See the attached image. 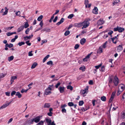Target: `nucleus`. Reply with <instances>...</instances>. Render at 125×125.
Masks as SVG:
<instances>
[{
    "mask_svg": "<svg viewBox=\"0 0 125 125\" xmlns=\"http://www.w3.org/2000/svg\"><path fill=\"white\" fill-rule=\"evenodd\" d=\"M82 23V26H83L82 28V29L87 28L89 25L90 24L88 21L86 20H85Z\"/></svg>",
    "mask_w": 125,
    "mask_h": 125,
    "instance_id": "1",
    "label": "nucleus"
},
{
    "mask_svg": "<svg viewBox=\"0 0 125 125\" xmlns=\"http://www.w3.org/2000/svg\"><path fill=\"white\" fill-rule=\"evenodd\" d=\"M113 82L115 86H117L119 83V81L117 77L116 76H115L114 78Z\"/></svg>",
    "mask_w": 125,
    "mask_h": 125,
    "instance_id": "2",
    "label": "nucleus"
},
{
    "mask_svg": "<svg viewBox=\"0 0 125 125\" xmlns=\"http://www.w3.org/2000/svg\"><path fill=\"white\" fill-rule=\"evenodd\" d=\"M125 29L123 27H119L117 26L116 28H114V31H118L119 32H122L124 31Z\"/></svg>",
    "mask_w": 125,
    "mask_h": 125,
    "instance_id": "3",
    "label": "nucleus"
},
{
    "mask_svg": "<svg viewBox=\"0 0 125 125\" xmlns=\"http://www.w3.org/2000/svg\"><path fill=\"white\" fill-rule=\"evenodd\" d=\"M33 124V122L32 119H28L23 123V125H30Z\"/></svg>",
    "mask_w": 125,
    "mask_h": 125,
    "instance_id": "4",
    "label": "nucleus"
},
{
    "mask_svg": "<svg viewBox=\"0 0 125 125\" xmlns=\"http://www.w3.org/2000/svg\"><path fill=\"white\" fill-rule=\"evenodd\" d=\"M11 103V101L10 102L8 103H7L4 104L2 106L0 107V110L1 109H2L8 106L9 104H10Z\"/></svg>",
    "mask_w": 125,
    "mask_h": 125,
    "instance_id": "5",
    "label": "nucleus"
},
{
    "mask_svg": "<svg viewBox=\"0 0 125 125\" xmlns=\"http://www.w3.org/2000/svg\"><path fill=\"white\" fill-rule=\"evenodd\" d=\"M40 116H38L32 119L33 122H34L36 123H38L40 120Z\"/></svg>",
    "mask_w": 125,
    "mask_h": 125,
    "instance_id": "6",
    "label": "nucleus"
},
{
    "mask_svg": "<svg viewBox=\"0 0 125 125\" xmlns=\"http://www.w3.org/2000/svg\"><path fill=\"white\" fill-rule=\"evenodd\" d=\"M51 90L47 88L45 90L44 94L46 95L50 94L52 93L50 91Z\"/></svg>",
    "mask_w": 125,
    "mask_h": 125,
    "instance_id": "7",
    "label": "nucleus"
},
{
    "mask_svg": "<svg viewBox=\"0 0 125 125\" xmlns=\"http://www.w3.org/2000/svg\"><path fill=\"white\" fill-rule=\"evenodd\" d=\"M104 21L101 19L98 20L97 22V23L99 25H101L104 24Z\"/></svg>",
    "mask_w": 125,
    "mask_h": 125,
    "instance_id": "8",
    "label": "nucleus"
},
{
    "mask_svg": "<svg viewBox=\"0 0 125 125\" xmlns=\"http://www.w3.org/2000/svg\"><path fill=\"white\" fill-rule=\"evenodd\" d=\"M123 49L122 46L121 45H119L117 47V51L118 52H120Z\"/></svg>",
    "mask_w": 125,
    "mask_h": 125,
    "instance_id": "9",
    "label": "nucleus"
},
{
    "mask_svg": "<svg viewBox=\"0 0 125 125\" xmlns=\"http://www.w3.org/2000/svg\"><path fill=\"white\" fill-rule=\"evenodd\" d=\"M98 9L96 7H95L94 9L93 10L92 12L94 13L95 14H97L98 13Z\"/></svg>",
    "mask_w": 125,
    "mask_h": 125,
    "instance_id": "10",
    "label": "nucleus"
},
{
    "mask_svg": "<svg viewBox=\"0 0 125 125\" xmlns=\"http://www.w3.org/2000/svg\"><path fill=\"white\" fill-rule=\"evenodd\" d=\"M24 28V25H22L17 30V32H19L23 30Z\"/></svg>",
    "mask_w": 125,
    "mask_h": 125,
    "instance_id": "11",
    "label": "nucleus"
},
{
    "mask_svg": "<svg viewBox=\"0 0 125 125\" xmlns=\"http://www.w3.org/2000/svg\"><path fill=\"white\" fill-rule=\"evenodd\" d=\"M102 46H100L99 47V49L97 50V52L98 53H101L103 52V49Z\"/></svg>",
    "mask_w": 125,
    "mask_h": 125,
    "instance_id": "12",
    "label": "nucleus"
},
{
    "mask_svg": "<svg viewBox=\"0 0 125 125\" xmlns=\"http://www.w3.org/2000/svg\"><path fill=\"white\" fill-rule=\"evenodd\" d=\"M59 89L60 93H62L64 92V87H63L60 86L59 88Z\"/></svg>",
    "mask_w": 125,
    "mask_h": 125,
    "instance_id": "13",
    "label": "nucleus"
},
{
    "mask_svg": "<svg viewBox=\"0 0 125 125\" xmlns=\"http://www.w3.org/2000/svg\"><path fill=\"white\" fill-rule=\"evenodd\" d=\"M86 42V39L84 38H83L81 40L80 43L81 44L83 45Z\"/></svg>",
    "mask_w": 125,
    "mask_h": 125,
    "instance_id": "14",
    "label": "nucleus"
},
{
    "mask_svg": "<svg viewBox=\"0 0 125 125\" xmlns=\"http://www.w3.org/2000/svg\"><path fill=\"white\" fill-rule=\"evenodd\" d=\"M74 25L75 27H80L82 26V22H80L79 23H75L74 24Z\"/></svg>",
    "mask_w": 125,
    "mask_h": 125,
    "instance_id": "15",
    "label": "nucleus"
},
{
    "mask_svg": "<svg viewBox=\"0 0 125 125\" xmlns=\"http://www.w3.org/2000/svg\"><path fill=\"white\" fill-rule=\"evenodd\" d=\"M42 31H46L47 32H49L50 31V30L49 28H45L42 29Z\"/></svg>",
    "mask_w": 125,
    "mask_h": 125,
    "instance_id": "16",
    "label": "nucleus"
},
{
    "mask_svg": "<svg viewBox=\"0 0 125 125\" xmlns=\"http://www.w3.org/2000/svg\"><path fill=\"white\" fill-rule=\"evenodd\" d=\"M46 121L48 125H50L51 124V120L49 119H46Z\"/></svg>",
    "mask_w": 125,
    "mask_h": 125,
    "instance_id": "17",
    "label": "nucleus"
},
{
    "mask_svg": "<svg viewBox=\"0 0 125 125\" xmlns=\"http://www.w3.org/2000/svg\"><path fill=\"white\" fill-rule=\"evenodd\" d=\"M16 96H17L19 98H20L21 97L22 95L19 92H17L15 94Z\"/></svg>",
    "mask_w": 125,
    "mask_h": 125,
    "instance_id": "18",
    "label": "nucleus"
},
{
    "mask_svg": "<svg viewBox=\"0 0 125 125\" xmlns=\"http://www.w3.org/2000/svg\"><path fill=\"white\" fill-rule=\"evenodd\" d=\"M37 63L36 62H34L33 63L32 65L31 66V69H33L37 65Z\"/></svg>",
    "mask_w": 125,
    "mask_h": 125,
    "instance_id": "19",
    "label": "nucleus"
},
{
    "mask_svg": "<svg viewBox=\"0 0 125 125\" xmlns=\"http://www.w3.org/2000/svg\"><path fill=\"white\" fill-rule=\"evenodd\" d=\"M50 107V103H46L44 105V108H49Z\"/></svg>",
    "mask_w": 125,
    "mask_h": 125,
    "instance_id": "20",
    "label": "nucleus"
},
{
    "mask_svg": "<svg viewBox=\"0 0 125 125\" xmlns=\"http://www.w3.org/2000/svg\"><path fill=\"white\" fill-rule=\"evenodd\" d=\"M50 55L49 54L47 55L44 58L43 60V62H44L49 57Z\"/></svg>",
    "mask_w": 125,
    "mask_h": 125,
    "instance_id": "21",
    "label": "nucleus"
},
{
    "mask_svg": "<svg viewBox=\"0 0 125 125\" xmlns=\"http://www.w3.org/2000/svg\"><path fill=\"white\" fill-rule=\"evenodd\" d=\"M87 90V89H85V90H81L80 91V93L81 94H84L86 92V90Z\"/></svg>",
    "mask_w": 125,
    "mask_h": 125,
    "instance_id": "22",
    "label": "nucleus"
},
{
    "mask_svg": "<svg viewBox=\"0 0 125 125\" xmlns=\"http://www.w3.org/2000/svg\"><path fill=\"white\" fill-rule=\"evenodd\" d=\"M14 57L13 56H11L10 57H8V60L10 62L11 61H12Z\"/></svg>",
    "mask_w": 125,
    "mask_h": 125,
    "instance_id": "23",
    "label": "nucleus"
},
{
    "mask_svg": "<svg viewBox=\"0 0 125 125\" xmlns=\"http://www.w3.org/2000/svg\"><path fill=\"white\" fill-rule=\"evenodd\" d=\"M122 89L121 91H123L125 89V86L124 84H120L119 85Z\"/></svg>",
    "mask_w": 125,
    "mask_h": 125,
    "instance_id": "24",
    "label": "nucleus"
},
{
    "mask_svg": "<svg viewBox=\"0 0 125 125\" xmlns=\"http://www.w3.org/2000/svg\"><path fill=\"white\" fill-rule=\"evenodd\" d=\"M107 43V41H106L105 42H104L102 46H102V48H105L106 47V44Z\"/></svg>",
    "mask_w": 125,
    "mask_h": 125,
    "instance_id": "25",
    "label": "nucleus"
},
{
    "mask_svg": "<svg viewBox=\"0 0 125 125\" xmlns=\"http://www.w3.org/2000/svg\"><path fill=\"white\" fill-rule=\"evenodd\" d=\"M101 99L103 101H105L106 100V97L104 96H103L101 97Z\"/></svg>",
    "mask_w": 125,
    "mask_h": 125,
    "instance_id": "26",
    "label": "nucleus"
},
{
    "mask_svg": "<svg viewBox=\"0 0 125 125\" xmlns=\"http://www.w3.org/2000/svg\"><path fill=\"white\" fill-rule=\"evenodd\" d=\"M43 16L42 15L38 17L37 19V20L39 21H40L43 18Z\"/></svg>",
    "mask_w": 125,
    "mask_h": 125,
    "instance_id": "27",
    "label": "nucleus"
},
{
    "mask_svg": "<svg viewBox=\"0 0 125 125\" xmlns=\"http://www.w3.org/2000/svg\"><path fill=\"white\" fill-rule=\"evenodd\" d=\"M5 11L4 12V13L3 14V15H6L7 14L8 9H7L6 7H5Z\"/></svg>",
    "mask_w": 125,
    "mask_h": 125,
    "instance_id": "28",
    "label": "nucleus"
},
{
    "mask_svg": "<svg viewBox=\"0 0 125 125\" xmlns=\"http://www.w3.org/2000/svg\"><path fill=\"white\" fill-rule=\"evenodd\" d=\"M84 103L83 101H79V106H81L83 105Z\"/></svg>",
    "mask_w": 125,
    "mask_h": 125,
    "instance_id": "29",
    "label": "nucleus"
},
{
    "mask_svg": "<svg viewBox=\"0 0 125 125\" xmlns=\"http://www.w3.org/2000/svg\"><path fill=\"white\" fill-rule=\"evenodd\" d=\"M29 26V25L28 24V22H26L24 25V28H27Z\"/></svg>",
    "mask_w": 125,
    "mask_h": 125,
    "instance_id": "30",
    "label": "nucleus"
},
{
    "mask_svg": "<svg viewBox=\"0 0 125 125\" xmlns=\"http://www.w3.org/2000/svg\"><path fill=\"white\" fill-rule=\"evenodd\" d=\"M85 69V66H83L82 67H80L79 68V69L82 70L83 71H84Z\"/></svg>",
    "mask_w": 125,
    "mask_h": 125,
    "instance_id": "31",
    "label": "nucleus"
},
{
    "mask_svg": "<svg viewBox=\"0 0 125 125\" xmlns=\"http://www.w3.org/2000/svg\"><path fill=\"white\" fill-rule=\"evenodd\" d=\"M122 117L123 119H125V111L122 112Z\"/></svg>",
    "mask_w": 125,
    "mask_h": 125,
    "instance_id": "32",
    "label": "nucleus"
},
{
    "mask_svg": "<svg viewBox=\"0 0 125 125\" xmlns=\"http://www.w3.org/2000/svg\"><path fill=\"white\" fill-rule=\"evenodd\" d=\"M25 42H19L18 44L20 46H21L22 45L24 44Z\"/></svg>",
    "mask_w": 125,
    "mask_h": 125,
    "instance_id": "33",
    "label": "nucleus"
},
{
    "mask_svg": "<svg viewBox=\"0 0 125 125\" xmlns=\"http://www.w3.org/2000/svg\"><path fill=\"white\" fill-rule=\"evenodd\" d=\"M70 33V31H66L64 33V35L65 36L68 35Z\"/></svg>",
    "mask_w": 125,
    "mask_h": 125,
    "instance_id": "34",
    "label": "nucleus"
},
{
    "mask_svg": "<svg viewBox=\"0 0 125 125\" xmlns=\"http://www.w3.org/2000/svg\"><path fill=\"white\" fill-rule=\"evenodd\" d=\"M47 65H50L51 64L52 65H53V62L52 61H50L48 62L47 63Z\"/></svg>",
    "mask_w": 125,
    "mask_h": 125,
    "instance_id": "35",
    "label": "nucleus"
},
{
    "mask_svg": "<svg viewBox=\"0 0 125 125\" xmlns=\"http://www.w3.org/2000/svg\"><path fill=\"white\" fill-rule=\"evenodd\" d=\"M113 79L111 77H109V84L113 82Z\"/></svg>",
    "mask_w": 125,
    "mask_h": 125,
    "instance_id": "36",
    "label": "nucleus"
},
{
    "mask_svg": "<svg viewBox=\"0 0 125 125\" xmlns=\"http://www.w3.org/2000/svg\"><path fill=\"white\" fill-rule=\"evenodd\" d=\"M74 16V15L73 14H71L69 15L68 17V18L69 19H71Z\"/></svg>",
    "mask_w": 125,
    "mask_h": 125,
    "instance_id": "37",
    "label": "nucleus"
},
{
    "mask_svg": "<svg viewBox=\"0 0 125 125\" xmlns=\"http://www.w3.org/2000/svg\"><path fill=\"white\" fill-rule=\"evenodd\" d=\"M29 89H27V90H25L24 89H22V90L21 91V93H23L24 92L26 93Z\"/></svg>",
    "mask_w": 125,
    "mask_h": 125,
    "instance_id": "38",
    "label": "nucleus"
},
{
    "mask_svg": "<svg viewBox=\"0 0 125 125\" xmlns=\"http://www.w3.org/2000/svg\"><path fill=\"white\" fill-rule=\"evenodd\" d=\"M67 89H70L72 91L73 89V87L71 85H68L67 86Z\"/></svg>",
    "mask_w": 125,
    "mask_h": 125,
    "instance_id": "39",
    "label": "nucleus"
},
{
    "mask_svg": "<svg viewBox=\"0 0 125 125\" xmlns=\"http://www.w3.org/2000/svg\"><path fill=\"white\" fill-rule=\"evenodd\" d=\"M68 105L70 106H72L74 104L72 102H70L68 103Z\"/></svg>",
    "mask_w": 125,
    "mask_h": 125,
    "instance_id": "40",
    "label": "nucleus"
},
{
    "mask_svg": "<svg viewBox=\"0 0 125 125\" xmlns=\"http://www.w3.org/2000/svg\"><path fill=\"white\" fill-rule=\"evenodd\" d=\"M44 121H41L39 123L37 124V125H43Z\"/></svg>",
    "mask_w": 125,
    "mask_h": 125,
    "instance_id": "41",
    "label": "nucleus"
},
{
    "mask_svg": "<svg viewBox=\"0 0 125 125\" xmlns=\"http://www.w3.org/2000/svg\"><path fill=\"white\" fill-rule=\"evenodd\" d=\"M27 38L28 39H30L31 38V36H27L24 37V39L26 40V38Z\"/></svg>",
    "mask_w": 125,
    "mask_h": 125,
    "instance_id": "42",
    "label": "nucleus"
},
{
    "mask_svg": "<svg viewBox=\"0 0 125 125\" xmlns=\"http://www.w3.org/2000/svg\"><path fill=\"white\" fill-rule=\"evenodd\" d=\"M53 84H52V85H49L48 88L49 89L51 90L52 89V88H53Z\"/></svg>",
    "mask_w": 125,
    "mask_h": 125,
    "instance_id": "43",
    "label": "nucleus"
},
{
    "mask_svg": "<svg viewBox=\"0 0 125 125\" xmlns=\"http://www.w3.org/2000/svg\"><path fill=\"white\" fill-rule=\"evenodd\" d=\"M30 31L29 28H27L25 31V33L26 34H28L29 32Z\"/></svg>",
    "mask_w": 125,
    "mask_h": 125,
    "instance_id": "44",
    "label": "nucleus"
},
{
    "mask_svg": "<svg viewBox=\"0 0 125 125\" xmlns=\"http://www.w3.org/2000/svg\"><path fill=\"white\" fill-rule=\"evenodd\" d=\"M101 65L102 64H100L98 65L95 66V67L96 69H98L101 66Z\"/></svg>",
    "mask_w": 125,
    "mask_h": 125,
    "instance_id": "45",
    "label": "nucleus"
},
{
    "mask_svg": "<svg viewBox=\"0 0 125 125\" xmlns=\"http://www.w3.org/2000/svg\"><path fill=\"white\" fill-rule=\"evenodd\" d=\"M79 45L78 44H76L74 46V48L75 49H78L79 47Z\"/></svg>",
    "mask_w": 125,
    "mask_h": 125,
    "instance_id": "46",
    "label": "nucleus"
},
{
    "mask_svg": "<svg viewBox=\"0 0 125 125\" xmlns=\"http://www.w3.org/2000/svg\"><path fill=\"white\" fill-rule=\"evenodd\" d=\"M16 93L15 91H12L11 93V95L12 96L14 95H15Z\"/></svg>",
    "mask_w": 125,
    "mask_h": 125,
    "instance_id": "47",
    "label": "nucleus"
},
{
    "mask_svg": "<svg viewBox=\"0 0 125 125\" xmlns=\"http://www.w3.org/2000/svg\"><path fill=\"white\" fill-rule=\"evenodd\" d=\"M92 53V52H91L90 53L88 54L86 57V58H87V59H89L90 58V56Z\"/></svg>",
    "mask_w": 125,
    "mask_h": 125,
    "instance_id": "48",
    "label": "nucleus"
},
{
    "mask_svg": "<svg viewBox=\"0 0 125 125\" xmlns=\"http://www.w3.org/2000/svg\"><path fill=\"white\" fill-rule=\"evenodd\" d=\"M12 34V32H8L6 33L7 35L8 36H10Z\"/></svg>",
    "mask_w": 125,
    "mask_h": 125,
    "instance_id": "49",
    "label": "nucleus"
},
{
    "mask_svg": "<svg viewBox=\"0 0 125 125\" xmlns=\"http://www.w3.org/2000/svg\"><path fill=\"white\" fill-rule=\"evenodd\" d=\"M32 51H30L28 53V55L29 56H32L33 55V54L32 53Z\"/></svg>",
    "mask_w": 125,
    "mask_h": 125,
    "instance_id": "50",
    "label": "nucleus"
},
{
    "mask_svg": "<svg viewBox=\"0 0 125 125\" xmlns=\"http://www.w3.org/2000/svg\"><path fill=\"white\" fill-rule=\"evenodd\" d=\"M6 75V74H0V78H3Z\"/></svg>",
    "mask_w": 125,
    "mask_h": 125,
    "instance_id": "51",
    "label": "nucleus"
},
{
    "mask_svg": "<svg viewBox=\"0 0 125 125\" xmlns=\"http://www.w3.org/2000/svg\"><path fill=\"white\" fill-rule=\"evenodd\" d=\"M30 42L29 41H26L25 42V43L27 44L28 45L30 46L31 45V43H29Z\"/></svg>",
    "mask_w": 125,
    "mask_h": 125,
    "instance_id": "52",
    "label": "nucleus"
},
{
    "mask_svg": "<svg viewBox=\"0 0 125 125\" xmlns=\"http://www.w3.org/2000/svg\"><path fill=\"white\" fill-rule=\"evenodd\" d=\"M60 84H61L60 83V82H59V83H58L56 84L55 85V87L56 88H57L60 85Z\"/></svg>",
    "mask_w": 125,
    "mask_h": 125,
    "instance_id": "53",
    "label": "nucleus"
},
{
    "mask_svg": "<svg viewBox=\"0 0 125 125\" xmlns=\"http://www.w3.org/2000/svg\"><path fill=\"white\" fill-rule=\"evenodd\" d=\"M58 17L57 16H56L55 17V18L54 19V20L53 21V22H55L56 21H57V19H58Z\"/></svg>",
    "mask_w": 125,
    "mask_h": 125,
    "instance_id": "54",
    "label": "nucleus"
},
{
    "mask_svg": "<svg viewBox=\"0 0 125 125\" xmlns=\"http://www.w3.org/2000/svg\"><path fill=\"white\" fill-rule=\"evenodd\" d=\"M115 95V94L114 93H113L111 95V98L113 99L114 98V96Z\"/></svg>",
    "mask_w": 125,
    "mask_h": 125,
    "instance_id": "55",
    "label": "nucleus"
},
{
    "mask_svg": "<svg viewBox=\"0 0 125 125\" xmlns=\"http://www.w3.org/2000/svg\"><path fill=\"white\" fill-rule=\"evenodd\" d=\"M115 95V94L114 93H113L111 95V98L113 99L114 98V96Z\"/></svg>",
    "mask_w": 125,
    "mask_h": 125,
    "instance_id": "56",
    "label": "nucleus"
},
{
    "mask_svg": "<svg viewBox=\"0 0 125 125\" xmlns=\"http://www.w3.org/2000/svg\"><path fill=\"white\" fill-rule=\"evenodd\" d=\"M115 95V94L114 93H113L111 95V98L113 99L114 98V96Z\"/></svg>",
    "mask_w": 125,
    "mask_h": 125,
    "instance_id": "57",
    "label": "nucleus"
},
{
    "mask_svg": "<svg viewBox=\"0 0 125 125\" xmlns=\"http://www.w3.org/2000/svg\"><path fill=\"white\" fill-rule=\"evenodd\" d=\"M115 95V94L114 93H113L111 95V98L113 99L114 98V96Z\"/></svg>",
    "mask_w": 125,
    "mask_h": 125,
    "instance_id": "58",
    "label": "nucleus"
},
{
    "mask_svg": "<svg viewBox=\"0 0 125 125\" xmlns=\"http://www.w3.org/2000/svg\"><path fill=\"white\" fill-rule=\"evenodd\" d=\"M111 39H112V41L113 42L115 43V44L116 43V41H114V40H115V39H114V38H111Z\"/></svg>",
    "mask_w": 125,
    "mask_h": 125,
    "instance_id": "59",
    "label": "nucleus"
},
{
    "mask_svg": "<svg viewBox=\"0 0 125 125\" xmlns=\"http://www.w3.org/2000/svg\"><path fill=\"white\" fill-rule=\"evenodd\" d=\"M61 111L63 113H66V110L64 108H62Z\"/></svg>",
    "mask_w": 125,
    "mask_h": 125,
    "instance_id": "60",
    "label": "nucleus"
},
{
    "mask_svg": "<svg viewBox=\"0 0 125 125\" xmlns=\"http://www.w3.org/2000/svg\"><path fill=\"white\" fill-rule=\"evenodd\" d=\"M43 24V23L42 22V21L40 22V23L39 24V25L41 26V28H42V27Z\"/></svg>",
    "mask_w": 125,
    "mask_h": 125,
    "instance_id": "61",
    "label": "nucleus"
},
{
    "mask_svg": "<svg viewBox=\"0 0 125 125\" xmlns=\"http://www.w3.org/2000/svg\"><path fill=\"white\" fill-rule=\"evenodd\" d=\"M87 109L86 108V109L84 108L83 107L82 108L81 110L83 111H85L86 110H87Z\"/></svg>",
    "mask_w": 125,
    "mask_h": 125,
    "instance_id": "62",
    "label": "nucleus"
},
{
    "mask_svg": "<svg viewBox=\"0 0 125 125\" xmlns=\"http://www.w3.org/2000/svg\"><path fill=\"white\" fill-rule=\"evenodd\" d=\"M64 18H62L61 19V20H60V22H61V23H62L64 22Z\"/></svg>",
    "mask_w": 125,
    "mask_h": 125,
    "instance_id": "63",
    "label": "nucleus"
},
{
    "mask_svg": "<svg viewBox=\"0 0 125 125\" xmlns=\"http://www.w3.org/2000/svg\"><path fill=\"white\" fill-rule=\"evenodd\" d=\"M84 2L85 4H87L88 3L89 1L88 0H85Z\"/></svg>",
    "mask_w": 125,
    "mask_h": 125,
    "instance_id": "64",
    "label": "nucleus"
}]
</instances>
